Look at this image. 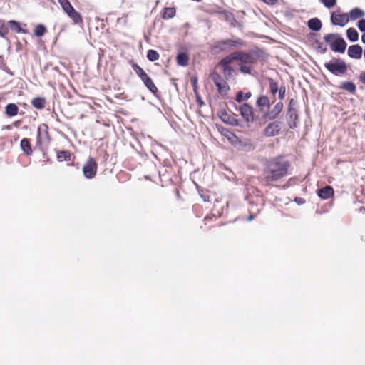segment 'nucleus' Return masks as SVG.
<instances>
[{
	"mask_svg": "<svg viewBox=\"0 0 365 365\" xmlns=\"http://www.w3.org/2000/svg\"><path fill=\"white\" fill-rule=\"evenodd\" d=\"M331 21L334 25L344 26L349 22V17L346 13L333 12L331 15Z\"/></svg>",
	"mask_w": 365,
	"mask_h": 365,
	"instance_id": "7",
	"label": "nucleus"
},
{
	"mask_svg": "<svg viewBox=\"0 0 365 365\" xmlns=\"http://www.w3.org/2000/svg\"><path fill=\"white\" fill-rule=\"evenodd\" d=\"M281 130L279 123L273 122L269 123L264 130V135L267 137L274 136L279 134Z\"/></svg>",
	"mask_w": 365,
	"mask_h": 365,
	"instance_id": "9",
	"label": "nucleus"
},
{
	"mask_svg": "<svg viewBox=\"0 0 365 365\" xmlns=\"http://www.w3.org/2000/svg\"><path fill=\"white\" fill-rule=\"evenodd\" d=\"M8 24L10 25L11 29L14 30L17 33L26 34L27 32L26 30L22 29L20 24L16 21L11 20L8 22Z\"/></svg>",
	"mask_w": 365,
	"mask_h": 365,
	"instance_id": "23",
	"label": "nucleus"
},
{
	"mask_svg": "<svg viewBox=\"0 0 365 365\" xmlns=\"http://www.w3.org/2000/svg\"><path fill=\"white\" fill-rule=\"evenodd\" d=\"M97 167L98 165L94 158L90 157L83 168L84 176L88 179L94 178L96 174Z\"/></svg>",
	"mask_w": 365,
	"mask_h": 365,
	"instance_id": "5",
	"label": "nucleus"
},
{
	"mask_svg": "<svg viewBox=\"0 0 365 365\" xmlns=\"http://www.w3.org/2000/svg\"><path fill=\"white\" fill-rule=\"evenodd\" d=\"M142 81L153 93L155 94L158 91L157 87L155 86L153 81L148 76L146 78H145Z\"/></svg>",
	"mask_w": 365,
	"mask_h": 365,
	"instance_id": "22",
	"label": "nucleus"
},
{
	"mask_svg": "<svg viewBox=\"0 0 365 365\" xmlns=\"http://www.w3.org/2000/svg\"><path fill=\"white\" fill-rule=\"evenodd\" d=\"M46 32V28L44 26L39 24L38 25L34 30V34L36 36L41 37L43 36Z\"/></svg>",
	"mask_w": 365,
	"mask_h": 365,
	"instance_id": "35",
	"label": "nucleus"
},
{
	"mask_svg": "<svg viewBox=\"0 0 365 365\" xmlns=\"http://www.w3.org/2000/svg\"><path fill=\"white\" fill-rule=\"evenodd\" d=\"M175 10L173 8H166L164 12V18H172L175 15Z\"/></svg>",
	"mask_w": 365,
	"mask_h": 365,
	"instance_id": "38",
	"label": "nucleus"
},
{
	"mask_svg": "<svg viewBox=\"0 0 365 365\" xmlns=\"http://www.w3.org/2000/svg\"><path fill=\"white\" fill-rule=\"evenodd\" d=\"M147 58L150 61H156V60H158L159 58V54H158V53L156 51L153 50V49H150L148 51Z\"/></svg>",
	"mask_w": 365,
	"mask_h": 365,
	"instance_id": "31",
	"label": "nucleus"
},
{
	"mask_svg": "<svg viewBox=\"0 0 365 365\" xmlns=\"http://www.w3.org/2000/svg\"><path fill=\"white\" fill-rule=\"evenodd\" d=\"M133 69L142 81L148 76V74L139 66L135 65Z\"/></svg>",
	"mask_w": 365,
	"mask_h": 365,
	"instance_id": "30",
	"label": "nucleus"
},
{
	"mask_svg": "<svg viewBox=\"0 0 365 365\" xmlns=\"http://www.w3.org/2000/svg\"><path fill=\"white\" fill-rule=\"evenodd\" d=\"M294 201L299 204V205H302L305 202L303 198H301V197H296L294 199Z\"/></svg>",
	"mask_w": 365,
	"mask_h": 365,
	"instance_id": "43",
	"label": "nucleus"
},
{
	"mask_svg": "<svg viewBox=\"0 0 365 365\" xmlns=\"http://www.w3.org/2000/svg\"><path fill=\"white\" fill-rule=\"evenodd\" d=\"M238 58V51L234 52L231 53L230 55L226 56L223 59H222L218 66H230V63L234 61H237Z\"/></svg>",
	"mask_w": 365,
	"mask_h": 365,
	"instance_id": "13",
	"label": "nucleus"
},
{
	"mask_svg": "<svg viewBox=\"0 0 365 365\" xmlns=\"http://www.w3.org/2000/svg\"><path fill=\"white\" fill-rule=\"evenodd\" d=\"M326 51H327V48H324L322 49V51L323 53H324Z\"/></svg>",
	"mask_w": 365,
	"mask_h": 365,
	"instance_id": "47",
	"label": "nucleus"
},
{
	"mask_svg": "<svg viewBox=\"0 0 365 365\" xmlns=\"http://www.w3.org/2000/svg\"><path fill=\"white\" fill-rule=\"evenodd\" d=\"M253 218H254V215H250L248 217V220H249V221H251V220H253Z\"/></svg>",
	"mask_w": 365,
	"mask_h": 365,
	"instance_id": "46",
	"label": "nucleus"
},
{
	"mask_svg": "<svg viewBox=\"0 0 365 365\" xmlns=\"http://www.w3.org/2000/svg\"><path fill=\"white\" fill-rule=\"evenodd\" d=\"M221 118L225 123H227L232 125H238V120H237L234 117L229 116L227 113L222 114L221 116Z\"/></svg>",
	"mask_w": 365,
	"mask_h": 365,
	"instance_id": "26",
	"label": "nucleus"
},
{
	"mask_svg": "<svg viewBox=\"0 0 365 365\" xmlns=\"http://www.w3.org/2000/svg\"><path fill=\"white\" fill-rule=\"evenodd\" d=\"M346 36L349 40L351 42H356L359 39V34L354 28H349L346 30Z\"/></svg>",
	"mask_w": 365,
	"mask_h": 365,
	"instance_id": "20",
	"label": "nucleus"
},
{
	"mask_svg": "<svg viewBox=\"0 0 365 365\" xmlns=\"http://www.w3.org/2000/svg\"><path fill=\"white\" fill-rule=\"evenodd\" d=\"M18 111L19 108L15 103H9L6 106V113L8 116H15Z\"/></svg>",
	"mask_w": 365,
	"mask_h": 365,
	"instance_id": "19",
	"label": "nucleus"
},
{
	"mask_svg": "<svg viewBox=\"0 0 365 365\" xmlns=\"http://www.w3.org/2000/svg\"><path fill=\"white\" fill-rule=\"evenodd\" d=\"M223 44L227 46H235L237 45L236 42L232 41L231 40H227L224 41Z\"/></svg>",
	"mask_w": 365,
	"mask_h": 365,
	"instance_id": "42",
	"label": "nucleus"
},
{
	"mask_svg": "<svg viewBox=\"0 0 365 365\" xmlns=\"http://www.w3.org/2000/svg\"><path fill=\"white\" fill-rule=\"evenodd\" d=\"M364 119L365 120V115H364Z\"/></svg>",
	"mask_w": 365,
	"mask_h": 365,
	"instance_id": "48",
	"label": "nucleus"
},
{
	"mask_svg": "<svg viewBox=\"0 0 365 365\" xmlns=\"http://www.w3.org/2000/svg\"><path fill=\"white\" fill-rule=\"evenodd\" d=\"M360 81L363 83H365V72L361 73L360 75Z\"/></svg>",
	"mask_w": 365,
	"mask_h": 365,
	"instance_id": "44",
	"label": "nucleus"
},
{
	"mask_svg": "<svg viewBox=\"0 0 365 365\" xmlns=\"http://www.w3.org/2000/svg\"><path fill=\"white\" fill-rule=\"evenodd\" d=\"M46 100L44 98L37 97L31 101V105L36 109L41 110L45 107Z\"/></svg>",
	"mask_w": 365,
	"mask_h": 365,
	"instance_id": "17",
	"label": "nucleus"
},
{
	"mask_svg": "<svg viewBox=\"0 0 365 365\" xmlns=\"http://www.w3.org/2000/svg\"><path fill=\"white\" fill-rule=\"evenodd\" d=\"M68 16L73 19L75 23H78L81 21L80 14L73 8L68 12L66 13Z\"/></svg>",
	"mask_w": 365,
	"mask_h": 365,
	"instance_id": "28",
	"label": "nucleus"
},
{
	"mask_svg": "<svg viewBox=\"0 0 365 365\" xmlns=\"http://www.w3.org/2000/svg\"><path fill=\"white\" fill-rule=\"evenodd\" d=\"M9 32V29L4 20H0V36L4 37Z\"/></svg>",
	"mask_w": 365,
	"mask_h": 365,
	"instance_id": "33",
	"label": "nucleus"
},
{
	"mask_svg": "<svg viewBox=\"0 0 365 365\" xmlns=\"http://www.w3.org/2000/svg\"><path fill=\"white\" fill-rule=\"evenodd\" d=\"M58 1L66 13L73 8L68 0H58Z\"/></svg>",
	"mask_w": 365,
	"mask_h": 365,
	"instance_id": "29",
	"label": "nucleus"
},
{
	"mask_svg": "<svg viewBox=\"0 0 365 365\" xmlns=\"http://www.w3.org/2000/svg\"><path fill=\"white\" fill-rule=\"evenodd\" d=\"M358 28L361 31H365V19L358 22Z\"/></svg>",
	"mask_w": 365,
	"mask_h": 365,
	"instance_id": "40",
	"label": "nucleus"
},
{
	"mask_svg": "<svg viewBox=\"0 0 365 365\" xmlns=\"http://www.w3.org/2000/svg\"><path fill=\"white\" fill-rule=\"evenodd\" d=\"M222 68L223 73L226 79L229 80L234 76L235 71L230 66H220Z\"/></svg>",
	"mask_w": 365,
	"mask_h": 365,
	"instance_id": "25",
	"label": "nucleus"
},
{
	"mask_svg": "<svg viewBox=\"0 0 365 365\" xmlns=\"http://www.w3.org/2000/svg\"><path fill=\"white\" fill-rule=\"evenodd\" d=\"M325 68L335 76H341L346 73L347 65L341 59H333L324 63Z\"/></svg>",
	"mask_w": 365,
	"mask_h": 365,
	"instance_id": "4",
	"label": "nucleus"
},
{
	"mask_svg": "<svg viewBox=\"0 0 365 365\" xmlns=\"http://www.w3.org/2000/svg\"><path fill=\"white\" fill-rule=\"evenodd\" d=\"M308 26L311 30L318 31L322 28V22L319 19L313 18L309 20Z\"/></svg>",
	"mask_w": 365,
	"mask_h": 365,
	"instance_id": "16",
	"label": "nucleus"
},
{
	"mask_svg": "<svg viewBox=\"0 0 365 365\" xmlns=\"http://www.w3.org/2000/svg\"><path fill=\"white\" fill-rule=\"evenodd\" d=\"M49 142V135L48 127L46 125H41L38 128L37 143L38 144L48 143Z\"/></svg>",
	"mask_w": 365,
	"mask_h": 365,
	"instance_id": "8",
	"label": "nucleus"
},
{
	"mask_svg": "<svg viewBox=\"0 0 365 365\" xmlns=\"http://www.w3.org/2000/svg\"><path fill=\"white\" fill-rule=\"evenodd\" d=\"M324 6L328 9L334 7L336 4V0H321Z\"/></svg>",
	"mask_w": 365,
	"mask_h": 365,
	"instance_id": "37",
	"label": "nucleus"
},
{
	"mask_svg": "<svg viewBox=\"0 0 365 365\" xmlns=\"http://www.w3.org/2000/svg\"><path fill=\"white\" fill-rule=\"evenodd\" d=\"M289 163L282 158L270 160L264 170V178L268 182L277 181L287 175Z\"/></svg>",
	"mask_w": 365,
	"mask_h": 365,
	"instance_id": "1",
	"label": "nucleus"
},
{
	"mask_svg": "<svg viewBox=\"0 0 365 365\" xmlns=\"http://www.w3.org/2000/svg\"><path fill=\"white\" fill-rule=\"evenodd\" d=\"M189 56L186 53H180L177 56L178 64L181 66H186L188 64Z\"/></svg>",
	"mask_w": 365,
	"mask_h": 365,
	"instance_id": "21",
	"label": "nucleus"
},
{
	"mask_svg": "<svg viewBox=\"0 0 365 365\" xmlns=\"http://www.w3.org/2000/svg\"><path fill=\"white\" fill-rule=\"evenodd\" d=\"M349 17L351 20H356L359 18H361L365 15L364 11L359 8H354L349 12Z\"/></svg>",
	"mask_w": 365,
	"mask_h": 365,
	"instance_id": "15",
	"label": "nucleus"
},
{
	"mask_svg": "<svg viewBox=\"0 0 365 365\" xmlns=\"http://www.w3.org/2000/svg\"><path fill=\"white\" fill-rule=\"evenodd\" d=\"M267 4H274L277 0H263Z\"/></svg>",
	"mask_w": 365,
	"mask_h": 365,
	"instance_id": "45",
	"label": "nucleus"
},
{
	"mask_svg": "<svg viewBox=\"0 0 365 365\" xmlns=\"http://www.w3.org/2000/svg\"><path fill=\"white\" fill-rule=\"evenodd\" d=\"M210 76L215 86L217 87L219 93L221 94L226 93L229 90V87L223 78L215 71L212 72Z\"/></svg>",
	"mask_w": 365,
	"mask_h": 365,
	"instance_id": "6",
	"label": "nucleus"
},
{
	"mask_svg": "<svg viewBox=\"0 0 365 365\" xmlns=\"http://www.w3.org/2000/svg\"><path fill=\"white\" fill-rule=\"evenodd\" d=\"M324 41L329 44L331 51L334 52L344 53L346 43L339 34H330L324 36Z\"/></svg>",
	"mask_w": 365,
	"mask_h": 365,
	"instance_id": "3",
	"label": "nucleus"
},
{
	"mask_svg": "<svg viewBox=\"0 0 365 365\" xmlns=\"http://www.w3.org/2000/svg\"><path fill=\"white\" fill-rule=\"evenodd\" d=\"M57 158L59 161L69 160L70 154L67 151H61L57 153Z\"/></svg>",
	"mask_w": 365,
	"mask_h": 365,
	"instance_id": "34",
	"label": "nucleus"
},
{
	"mask_svg": "<svg viewBox=\"0 0 365 365\" xmlns=\"http://www.w3.org/2000/svg\"><path fill=\"white\" fill-rule=\"evenodd\" d=\"M257 105L261 110L267 109L269 106V101L265 96H261L257 101Z\"/></svg>",
	"mask_w": 365,
	"mask_h": 365,
	"instance_id": "14",
	"label": "nucleus"
},
{
	"mask_svg": "<svg viewBox=\"0 0 365 365\" xmlns=\"http://www.w3.org/2000/svg\"><path fill=\"white\" fill-rule=\"evenodd\" d=\"M251 96V93L247 92L245 95H243L242 92L240 91L237 94L236 101L237 102H242V101H246L249 99Z\"/></svg>",
	"mask_w": 365,
	"mask_h": 365,
	"instance_id": "32",
	"label": "nucleus"
},
{
	"mask_svg": "<svg viewBox=\"0 0 365 365\" xmlns=\"http://www.w3.org/2000/svg\"><path fill=\"white\" fill-rule=\"evenodd\" d=\"M257 56L253 53H245L238 51L237 61L238 66L241 73L251 74L253 64L257 61Z\"/></svg>",
	"mask_w": 365,
	"mask_h": 365,
	"instance_id": "2",
	"label": "nucleus"
},
{
	"mask_svg": "<svg viewBox=\"0 0 365 365\" xmlns=\"http://www.w3.org/2000/svg\"><path fill=\"white\" fill-rule=\"evenodd\" d=\"M362 48L359 45H351L348 48V55L351 58H361L362 56Z\"/></svg>",
	"mask_w": 365,
	"mask_h": 365,
	"instance_id": "11",
	"label": "nucleus"
},
{
	"mask_svg": "<svg viewBox=\"0 0 365 365\" xmlns=\"http://www.w3.org/2000/svg\"><path fill=\"white\" fill-rule=\"evenodd\" d=\"M317 195L320 198L327 200L333 196L334 190L331 186L327 185L318 190Z\"/></svg>",
	"mask_w": 365,
	"mask_h": 365,
	"instance_id": "12",
	"label": "nucleus"
},
{
	"mask_svg": "<svg viewBox=\"0 0 365 365\" xmlns=\"http://www.w3.org/2000/svg\"><path fill=\"white\" fill-rule=\"evenodd\" d=\"M21 148L26 155H31L32 150L30 145V143L27 139H23L21 141Z\"/></svg>",
	"mask_w": 365,
	"mask_h": 365,
	"instance_id": "24",
	"label": "nucleus"
},
{
	"mask_svg": "<svg viewBox=\"0 0 365 365\" xmlns=\"http://www.w3.org/2000/svg\"><path fill=\"white\" fill-rule=\"evenodd\" d=\"M279 98L282 100L285 95V87H281L279 90Z\"/></svg>",
	"mask_w": 365,
	"mask_h": 365,
	"instance_id": "41",
	"label": "nucleus"
},
{
	"mask_svg": "<svg viewBox=\"0 0 365 365\" xmlns=\"http://www.w3.org/2000/svg\"><path fill=\"white\" fill-rule=\"evenodd\" d=\"M240 111L242 118L247 121H252L253 113L252 108L247 103H244L240 106Z\"/></svg>",
	"mask_w": 365,
	"mask_h": 365,
	"instance_id": "10",
	"label": "nucleus"
},
{
	"mask_svg": "<svg viewBox=\"0 0 365 365\" xmlns=\"http://www.w3.org/2000/svg\"><path fill=\"white\" fill-rule=\"evenodd\" d=\"M341 88L345 91H347L351 93L356 91V86L350 81L344 82L341 83Z\"/></svg>",
	"mask_w": 365,
	"mask_h": 365,
	"instance_id": "27",
	"label": "nucleus"
},
{
	"mask_svg": "<svg viewBox=\"0 0 365 365\" xmlns=\"http://www.w3.org/2000/svg\"><path fill=\"white\" fill-rule=\"evenodd\" d=\"M282 108H283V103L279 102V103H277L274 108L272 109V110L270 112V113L269 114V119H274L277 118V116L281 113V111L282 110Z\"/></svg>",
	"mask_w": 365,
	"mask_h": 365,
	"instance_id": "18",
	"label": "nucleus"
},
{
	"mask_svg": "<svg viewBox=\"0 0 365 365\" xmlns=\"http://www.w3.org/2000/svg\"><path fill=\"white\" fill-rule=\"evenodd\" d=\"M269 90L272 95H275L279 90L278 85L276 82L271 80L269 83Z\"/></svg>",
	"mask_w": 365,
	"mask_h": 365,
	"instance_id": "36",
	"label": "nucleus"
},
{
	"mask_svg": "<svg viewBox=\"0 0 365 365\" xmlns=\"http://www.w3.org/2000/svg\"><path fill=\"white\" fill-rule=\"evenodd\" d=\"M288 115L291 119H296L297 117L296 110L292 108H289Z\"/></svg>",
	"mask_w": 365,
	"mask_h": 365,
	"instance_id": "39",
	"label": "nucleus"
}]
</instances>
